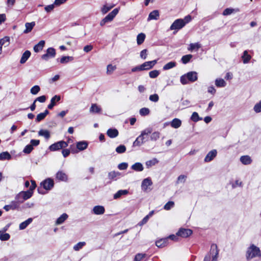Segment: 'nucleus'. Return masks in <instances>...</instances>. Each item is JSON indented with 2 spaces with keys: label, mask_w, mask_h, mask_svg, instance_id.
Returning <instances> with one entry per match:
<instances>
[{
  "label": "nucleus",
  "mask_w": 261,
  "mask_h": 261,
  "mask_svg": "<svg viewBox=\"0 0 261 261\" xmlns=\"http://www.w3.org/2000/svg\"><path fill=\"white\" fill-rule=\"evenodd\" d=\"M157 61L156 60L145 62L142 64V67L143 70H149L153 68V67L156 64Z\"/></svg>",
  "instance_id": "nucleus-13"
},
{
  "label": "nucleus",
  "mask_w": 261,
  "mask_h": 261,
  "mask_svg": "<svg viewBox=\"0 0 261 261\" xmlns=\"http://www.w3.org/2000/svg\"><path fill=\"white\" fill-rule=\"evenodd\" d=\"M48 113L49 111L47 110H45L43 113L38 114L36 118V121L39 122L43 120Z\"/></svg>",
  "instance_id": "nucleus-28"
},
{
  "label": "nucleus",
  "mask_w": 261,
  "mask_h": 261,
  "mask_svg": "<svg viewBox=\"0 0 261 261\" xmlns=\"http://www.w3.org/2000/svg\"><path fill=\"white\" fill-rule=\"evenodd\" d=\"M159 162V161L156 158H153L150 160L146 162L145 164L148 168L155 165Z\"/></svg>",
  "instance_id": "nucleus-41"
},
{
  "label": "nucleus",
  "mask_w": 261,
  "mask_h": 261,
  "mask_svg": "<svg viewBox=\"0 0 261 261\" xmlns=\"http://www.w3.org/2000/svg\"><path fill=\"white\" fill-rule=\"evenodd\" d=\"M61 99L59 95H55L52 97L50 100V103L48 105L47 108L49 109H52L56 105V102H58Z\"/></svg>",
  "instance_id": "nucleus-18"
},
{
  "label": "nucleus",
  "mask_w": 261,
  "mask_h": 261,
  "mask_svg": "<svg viewBox=\"0 0 261 261\" xmlns=\"http://www.w3.org/2000/svg\"><path fill=\"white\" fill-rule=\"evenodd\" d=\"M67 214L64 213L59 218L57 219L56 222L57 225H60L62 224L67 218Z\"/></svg>",
  "instance_id": "nucleus-34"
},
{
  "label": "nucleus",
  "mask_w": 261,
  "mask_h": 261,
  "mask_svg": "<svg viewBox=\"0 0 261 261\" xmlns=\"http://www.w3.org/2000/svg\"><path fill=\"white\" fill-rule=\"evenodd\" d=\"M33 221L32 218H29L19 224V228L20 230L25 229Z\"/></svg>",
  "instance_id": "nucleus-33"
},
{
  "label": "nucleus",
  "mask_w": 261,
  "mask_h": 261,
  "mask_svg": "<svg viewBox=\"0 0 261 261\" xmlns=\"http://www.w3.org/2000/svg\"><path fill=\"white\" fill-rule=\"evenodd\" d=\"M192 57H193L192 55H190V54L185 55L182 57L181 60L182 63L187 64L190 61V60L192 59Z\"/></svg>",
  "instance_id": "nucleus-46"
},
{
  "label": "nucleus",
  "mask_w": 261,
  "mask_h": 261,
  "mask_svg": "<svg viewBox=\"0 0 261 261\" xmlns=\"http://www.w3.org/2000/svg\"><path fill=\"white\" fill-rule=\"evenodd\" d=\"M152 132V128H147L144 130H143L141 135L138 136L136 140L133 143L134 146H140L142 145L145 141H143V138H142L143 136H148L149 134H151Z\"/></svg>",
  "instance_id": "nucleus-3"
},
{
  "label": "nucleus",
  "mask_w": 261,
  "mask_h": 261,
  "mask_svg": "<svg viewBox=\"0 0 261 261\" xmlns=\"http://www.w3.org/2000/svg\"><path fill=\"white\" fill-rule=\"evenodd\" d=\"M45 45V41L44 40H41L39 43L36 44L34 47V50L36 53H38L41 50Z\"/></svg>",
  "instance_id": "nucleus-24"
},
{
  "label": "nucleus",
  "mask_w": 261,
  "mask_h": 261,
  "mask_svg": "<svg viewBox=\"0 0 261 261\" xmlns=\"http://www.w3.org/2000/svg\"><path fill=\"white\" fill-rule=\"evenodd\" d=\"M35 25V22L34 21H33L30 23L27 22L25 24V29L23 31V33L25 34L30 33L32 30Z\"/></svg>",
  "instance_id": "nucleus-23"
},
{
  "label": "nucleus",
  "mask_w": 261,
  "mask_h": 261,
  "mask_svg": "<svg viewBox=\"0 0 261 261\" xmlns=\"http://www.w3.org/2000/svg\"><path fill=\"white\" fill-rule=\"evenodd\" d=\"M31 56V52L29 50H26L23 54L20 60L21 64H24L28 60Z\"/></svg>",
  "instance_id": "nucleus-30"
},
{
  "label": "nucleus",
  "mask_w": 261,
  "mask_h": 261,
  "mask_svg": "<svg viewBox=\"0 0 261 261\" xmlns=\"http://www.w3.org/2000/svg\"><path fill=\"white\" fill-rule=\"evenodd\" d=\"M176 65V63L174 61H171L166 64L163 67V69L164 70H167L170 69H172L175 67Z\"/></svg>",
  "instance_id": "nucleus-36"
},
{
  "label": "nucleus",
  "mask_w": 261,
  "mask_h": 261,
  "mask_svg": "<svg viewBox=\"0 0 261 261\" xmlns=\"http://www.w3.org/2000/svg\"><path fill=\"white\" fill-rule=\"evenodd\" d=\"M261 255L260 251L258 247L254 245H251L248 248L246 251V257L247 260L251 259Z\"/></svg>",
  "instance_id": "nucleus-2"
},
{
  "label": "nucleus",
  "mask_w": 261,
  "mask_h": 261,
  "mask_svg": "<svg viewBox=\"0 0 261 261\" xmlns=\"http://www.w3.org/2000/svg\"><path fill=\"white\" fill-rule=\"evenodd\" d=\"M241 162L245 165H249L252 162V159L249 155H243L240 158Z\"/></svg>",
  "instance_id": "nucleus-21"
},
{
  "label": "nucleus",
  "mask_w": 261,
  "mask_h": 261,
  "mask_svg": "<svg viewBox=\"0 0 261 261\" xmlns=\"http://www.w3.org/2000/svg\"><path fill=\"white\" fill-rule=\"evenodd\" d=\"M212 256V261H217L219 255V249L217 245L215 244H213L211 246L210 252L208 253Z\"/></svg>",
  "instance_id": "nucleus-7"
},
{
  "label": "nucleus",
  "mask_w": 261,
  "mask_h": 261,
  "mask_svg": "<svg viewBox=\"0 0 261 261\" xmlns=\"http://www.w3.org/2000/svg\"><path fill=\"white\" fill-rule=\"evenodd\" d=\"M132 169L135 171L141 172L144 170V167L143 165L139 162H137L133 164L131 166Z\"/></svg>",
  "instance_id": "nucleus-20"
},
{
  "label": "nucleus",
  "mask_w": 261,
  "mask_h": 261,
  "mask_svg": "<svg viewBox=\"0 0 261 261\" xmlns=\"http://www.w3.org/2000/svg\"><path fill=\"white\" fill-rule=\"evenodd\" d=\"M191 119L194 122H197L199 120H202V118L199 117L198 114L197 112H193L191 117Z\"/></svg>",
  "instance_id": "nucleus-48"
},
{
  "label": "nucleus",
  "mask_w": 261,
  "mask_h": 261,
  "mask_svg": "<svg viewBox=\"0 0 261 261\" xmlns=\"http://www.w3.org/2000/svg\"><path fill=\"white\" fill-rule=\"evenodd\" d=\"M187 178V176L184 175H179L177 180V184H179L180 182H184L186 180V179Z\"/></svg>",
  "instance_id": "nucleus-63"
},
{
  "label": "nucleus",
  "mask_w": 261,
  "mask_h": 261,
  "mask_svg": "<svg viewBox=\"0 0 261 261\" xmlns=\"http://www.w3.org/2000/svg\"><path fill=\"white\" fill-rule=\"evenodd\" d=\"M38 135L40 136L44 137L46 139L48 140L50 137V132L46 129H41L38 132Z\"/></svg>",
  "instance_id": "nucleus-29"
},
{
  "label": "nucleus",
  "mask_w": 261,
  "mask_h": 261,
  "mask_svg": "<svg viewBox=\"0 0 261 261\" xmlns=\"http://www.w3.org/2000/svg\"><path fill=\"white\" fill-rule=\"evenodd\" d=\"M160 13L157 10H155L151 12L148 17L147 21H150L151 20H158L159 19Z\"/></svg>",
  "instance_id": "nucleus-15"
},
{
  "label": "nucleus",
  "mask_w": 261,
  "mask_h": 261,
  "mask_svg": "<svg viewBox=\"0 0 261 261\" xmlns=\"http://www.w3.org/2000/svg\"><path fill=\"white\" fill-rule=\"evenodd\" d=\"M198 79L197 73L195 71H190L180 76V81L182 85H186L189 82H194Z\"/></svg>",
  "instance_id": "nucleus-1"
},
{
  "label": "nucleus",
  "mask_w": 261,
  "mask_h": 261,
  "mask_svg": "<svg viewBox=\"0 0 261 261\" xmlns=\"http://www.w3.org/2000/svg\"><path fill=\"white\" fill-rule=\"evenodd\" d=\"M33 192L31 191H21L16 195L15 200L18 201L19 203H22L25 200L31 198Z\"/></svg>",
  "instance_id": "nucleus-4"
},
{
  "label": "nucleus",
  "mask_w": 261,
  "mask_h": 261,
  "mask_svg": "<svg viewBox=\"0 0 261 261\" xmlns=\"http://www.w3.org/2000/svg\"><path fill=\"white\" fill-rule=\"evenodd\" d=\"M174 205V203L173 201L168 202L164 206V208L166 210H169Z\"/></svg>",
  "instance_id": "nucleus-59"
},
{
  "label": "nucleus",
  "mask_w": 261,
  "mask_h": 261,
  "mask_svg": "<svg viewBox=\"0 0 261 261\" xmlns=\"http://www.w3.org/2000/svg\"><path fill=\"white\" fill-rule=\"evenodd\" d=\"M68 146V144L67 142L64 141H60L55 143L51 145L49 148L50 150L52 151H55L56 150H58L63 148H65Z\"/></svg>",
  "instance_id": "nucleus-6"
},
{
  "label": "nucleus",
  "mask_w": 261,
  "mask_h": 261,
  "mask_svg": "<svg viewBox=\"0 0 261 261\" xmlns=\"http://www.w3.org/2000/svg\"><path fill=\"white\" fill-rule=\"evenodd\" d=\"M11 154L7 151L3 152L0 153V161L10 160L11 159Z\"/></svg>",
  "instance_id": "nucleus-32"
},
{
  "label": "nucleus",
  "mask_w": 261,
  "mask_h": 261,
  "mask_svg": "<svg viewBox=\"0 0 261 261\" xmlns=\"http://www.w3.org/2000/svg\"><path fill=\"white\" fill-rule=\"evenodd\" d=\"M55 7H56V5H55V3H54V4L51 5L45 6L44 8V10L46 12L49 13L52 11L54 9Z\"/></svg>",
  "instance_id": "nucleus-56"
},
{
  "label": "nucleus",
  "mask_w": 261,
  "mask_h": 261,
  "mask_svg": "<svg viewBox=\"0 0 261 261\" xmlns=\"http://www.w3.org/2000/svg\"><path fill=\"white\" fill-rule=\"evenodd\" d=\"M192 231L190 229L180 228L176 233V236L187 238L191 235Z\"/></svg>",
  "instance_id": "nucleus-11"
},
{
  "label": "nucleus",
  "mask_w": 261,
  "mask_h": 261,
  "mask_svg": "<svg viewBox=\"0 0 261 261\" xmlns=\"http://www.w3.org/2000/svg\"><path fill=\"white\" fill-rule=\"evenodd\" d=\"M128 193L127 190H120L117 191L113 196L114 199H117L119 198L122 195H126Z\"/></svg>",
  "instance_id": "nucleus-26"
},
{
  "label": "nucleus",
  "mask_w": 261,
  "mask_h": 261,
  "mask_svg": "<svg viewBox=\"0 0 261 261\" xmlns=\"http://www.w3.org/2000/svg\"><path fill=\"white\" fill-rule=\"evenodd\" d=\"M86 244L85 242H81L75 245L73 247V249L75 251H78L81 249Z\"/></svg>",
  "instance_id": "nucleus-52"
},
{
  "label": "nucleus",
  "mask_w": 261,
  "mask_h": 261,
  "mask_svg": "<svg viewBox=\"0 0 261 261\" xmlns=\"http://www.w3.org/2000/svg\"><path fill=\"white\" fill-rule=\"evenodd\" d=\"M145 37H146V36H145V34H144L143 33L139 34L137 37V44L138 45H141V44H142L143 42L144 41Z\"/></svg>",
  "instance_id": "nucleus-38"
},
{
  "label": "nucleus",
  "mask_w": 261,
  "mask_h": 261,
  "mask_svg": "<svg viewBox=\"0 0 261 261\" xmlns=\"http://www.w3.org/2000/svg\"><path fill=\"white\" fill-rule=\"evenodd\" d=\"M101 111V108L96 103H92L90 108V112L92 113H99Z\"/></svg>",
  "instance_id": "nucleus-22"
},
{
  "label": "nucleus",
  "mask_w": 261,
  "mask_h": 261,
  "mask_svg": "<svg viewBox=\"0 0 261 261\" xmlns=\"http://www.w3.org/2000/svg\"><path fill=\"white\" fill-rule=\"evenodd\" d=\"M56 54V50L53 47H50L47 49L46 53L41 56V58L43 60L47 61L50 58H54Z\"/></svg>",
  "instance_id": "nucleus-9"
},
{
  "label": "nucleus",
  "mask_w": 261,
  "mask_h": 261,
  "mask_svg": "<svg viewBox=\"0 0 261 261\" xmlns=\"http://www.w3.org/2000/svg\"><path fill=\"white\" fill-rule=\"evenodd\" d=\"M242 58L243 61V63L247 64L250 60L251 56L248 54L247 50H245L243 53V55L242 56Z\"/></svg>",
  "instance_id": "nucleus-35"
},
{
  "label": "nucleus",
  "mask_w": 261,
  "mask_h": 261,
  "mask_svg": "<svg viewBox=\"0 0 261 261\" xmlns=\"http://www.w3.org/2000/svg\"><path fill=\"white\" fill-rule=\"evenodd\" d=\"M185 25V21L182 19H177L175 20L170 26L171 30H179Z\"/></svg>",
  "instance_id": "nucleus-8"
},
{
  "label": "nucleus",
  "mask_w": 261,
  "mask_h": 261,
  "mask_svg": "<svg viewBox=\"0 0 261 261\" xmlns=\"http://www.w3.org/2000/svg\"><path fill=\"white\" fill-rule=\"evenodd\" d=\"M201 47V45L198 43H191L189 45V47H188V49L190 51H193L194 50H198Z\"/></svg>",
  "instance_id": "nucleus-43"
},
{
  "label": "nucleus",
  "mask_w": 261,
  "mask_h": 261,
  "mask_svg": "<svg viewBox=\"0 0 261 261\" xmlns=\"http://www.w3.org/2000/svg\"><path fill=\"white\" fill-rule=\"evenodd\" d=\"M217 154V151L216 149H213L208 152L204 158V162L206 163L212 161Z\"/></svg>",
  "instance_id": "nucleus-12"
},
{
  "label": "nucleus",
  "mask_w": 261,
  "mask_h": 261,
  "mask_svg": "<svg viewBox=\"0 0 261 261\" xmlns=\"http://www.w3.org/2000/svg\"><path fill=\"white\" fill-rule=\"evenodd\" d=\"M239 11V9H233L231 8L225 9L223 12L222 14L224 16H227L233 13H236Z\"/></svg>",
  "instance_id": "nucleus-31"
},
{
  "label": "nucleus",
  "mask_w": 261,
  "mask_h": 261,
  "mask_svg": "<svg viewBox=\"0 0 261 261\" xmlns=\"http://www.w3.org/2000/svg\"><path fill=\"white\" fill-rule=\"evenodd\" d=\"M160 74V71L158 70H154L151 71L149 73V75L150 78L154 79L158 76Z\"/></svg>",
  "instance_id": "nucleus-49"
},
{
  "label": "nucleus",
  "mask_w": 261,
  "mask_h": 261,
  "mask_svg": "<svg viewBox=\"0 0 261 261\" xmlns=\"http://www.w3.org/2000/svg\"><path fill=\"white\" fill-rule=\"evenodd\" d=\"M167 239H161L155 242L156 246L158 247H163L166 245Z\"/></svg>",
  "instance_id": "nucleus-44"
},
{
  "label": "nucleus",
  "mask_w": 261,
  "mask_h": 261,
  "mask_svg": "<svg viewBox=\"0 0 261 261\" xmlns=\"http://www.w3.org/2000/svg\"><path fill=\"white\" fill-rule=\"evenodd\" d=\"M105 212V207L101 205L95 206L92 210V212L95 215H102Z\"/></svg>",
  "instance_id": "nucleus-17"
},
{
  "label": "nucleus",
  "mask_w": 261,
  "mask_h": 261,
  "mask_svg": "<svg viewBox=\"0 0 261 261\" xmlns=\"http://www.w3.org/2000/svg\"><path fill=\"white\" fill-rule=\"evenodd\" d=\"M19 204L20 203L16 200L11 201V202L10 203L12 210H15L18 208L19 206Z\"/></svg>",
  "instance_id": "nucleus-58"
},
{
  "label": "nucleus",
  "mask_w": 261,
  "mask_h": 261,
  "mask_svg": "<svg viewBox=\"0 0 261 261\" xmlns=\"http://www.w3.org/2000/svg\"><path fill=\"white\" fill-rule=\"evenodd\" d=\"M149 112L150 111L148 108H143L140 110L139 113L141 116H146L149 114Z\"/></svg>",
  "instance_id": "nucleus-55"
},
{
  "label": "nucleus",
  "mask_w": 261,
  "mask_h": 261,
  "mask_svg": "<svg viewBox=\"0 0 261 261\" xmlns=\"http://www.w3.org/2000/svg\"><path fill=\"white\" fill-rule=\"evenodd\" d=\"M10 44V38L6 36L3 38L0 39V47L3 48V46L7 47Z\"/></svg>",
  "instance_id": "nucleus-27"
},
{
  "label": "nucleus",
  "mask_w": 261,
  "mask_h": 261,
  "mask_svg": "<svg viewBox=\"0 0 261 261\" xmlns=\"http://www.w3.org/2000/svg\"><path fill=\"white\" fill-rule=\"evenodd\" d=\"M120 173L119 172L111 171L109 173L108 177L110 179H116L117 177L120 176Z\"/></svg>",
  "instance_id": "nucleus-42"
},
{
  "label": "nucleus",
  "mask_w": 261,
  "mask_h": 261,
  "mask_svg": "<svg viewBox=\"0 0 261 261\" xmlns=\"http://www.w3.org/2000/svg\"><path fill=\"white\" fill-rule=\"evenodd\" d=\"M40 87L38 85H35L31 89L30 92L32 94L36 95L40 91Z\"/></svg>",
  "instance_id": "nucleus-50"
},
{
  "label": "nucleus",
  "mask_w": 261,
  "mask_h": 261,
  "mask_svg": "<svg viewBox=\"0 0 261 261\" xmlns=\"http://www.w3.org/2000/svg\"><path fill=\"white\" fill-rule=\"evenodd\" d=\"M10 234L7 233H2L0 235V240L1 241H7L10 239Z\"/></svg>",
  "instance_id": "nucleus-60"
},
{
  "label": "nucleus",
  "mask_w": 261,
  "mask_h": 261,
  "mask_svg": "<svg viewBox=\"0 0 261 261\" xmlns=\"http://www.w3.org/2000/svg\"><path fill=\"white\" fill-rule=\"evenodd\" d=\"M160 133L158 132H155L151 135L150 139L152 141H156L160 138Z\"/></svg>",
  "instance_id": "nucleus-53"
},
{
  "label": "nucleus",
  "mask_w": 261,
  "mask_h": 261,
  "mask_svg": "<svg viewBox=\"0 0 261 261\" xmlns=\"http://www.w3.org/2000/svg\"><path fill=\"white\" fill-rule=\"evenodd\" d=\"M119 12V9L116 8L114 9L111 12L107 15L100 22V25L103 26L106 23L110 22L113 20L114 18L117 15Z\"/></svg>",
  "instance_id": "nucleus-5"
},
{
  "label": "nucleus",
  "mask_w": 261,
  "mask_h": 261,
  "mask_svg": "<svg viewBox=\"0 0 261 261\" xmlns=\"http://www.w3.org/2000/svg\"><path fill=\"white\" fill-rule=\"evenodd\" d=\"M116 69V66L112 65V64H109L107 66V73L108 74H111Z\"/></svg>",
  "instance_id": "nucleus-47"
},
{
  "label": "nucleus",
  "mask_w": 261,
  "mask_h": 261,
  "mask_svg": "<svg viewBox=\"0 0 261 261\" xmlns=\"http://www.w3.org/2000/svg\"><path fill=\"white\" fill-rule=\"evenodd\" d=\"M56 178L60 181H67L68 180V176L66 174L62 171H59L56 173Z\"/></svg>",
  "instance_id": "nucleus-16"
},
{
  "label": "nucleus",
  "mask_w": 261,
  "mask_h": 261,
  "mask_svg": "<svg viewBox=\"0 0 261 261\" xmlns=\"http://www.w3.org/2000/svg\"><path fill=\"white\" fill-rule=\"evenodd\" d=\"M114 7V5H110L108 4H106L103 5V7L101 8V12L103 14H105Z\"/></svg>",
  "instance_id": "nucleus-40"
},
{
  "label": "nucleus",
  "mask_w": 261,
  "mask_h": 261,
  "mask_svg": "<svg viewBox=\"0 0 261 261\" xmlns=\"http://www.w3.org/2000/svg\"><path fill=\"white\" fill-rule=\"evenodd\" d=\"M88 144L86 141L79 142L76 144V147L80 150H83L87 148Z\"/></svg>",
  "instance_id": "nucleus-37"
},
{
  "label": "nucleus",
  "mask_w": 261,
  "mask_h": 261,
  "mask_svg": "<svg viewBox=\"0 0 261 261\" xmlns=\"http://www.w3.org/2000/svg\"><path fill=\"white\" fill-rule=\"evenodd\" d=\"M54 185V180L50 178L45 179L41 183V186H43V188L46 190H51L53 188Z\"/></svg>",
  "instance_id": "nucleus-10"
},
{
  "label": "nucleus",
  "mask_w": 261,
  "mask_h": 261,
  "mask_svg": "<svg viewBox=\"0 0 261 261\" xmlns=\"http://www.w3.org/2000/svg\"><path fill=\"white\" fill-rule=\"evenodd\" d=\"M215 85L218 87H224L226 85V83L222 79H217L215 81Z\"/></svg>",
  "instance_id": "nucleus-39"
},
{
  "label": "nucleus",
  "mask_w": 261,
  "mask_h": 261,
  "mask_svg": "<svg viewBox=\"0 0 261 261\" xmlns=\"http://www.w3.org/2000/svg\"><path fill=\"white\" fill-rule=\"evenodd\" d=\"M33 149V147H32V145L29 144V145H27L24 147V148L23 150V152L25 153L29 154L32 151Z\"/></svg>",
  "instance_id": "nucleus-57"
},
{
  "label": "nucleus",
  "mask_w": 261,
  "mask_h": 261,
  "mask_svg": "<svg viewBox=\"0 0 261 261\" xmlns=\"http://www.w3.org/2000/svg\"><path fill=\"white\" fill-rule=\"evenodd\" d=\"M73 60V58L70 56H63L60 59V62L62 64H65Z\"/></svg>",
  "instance_id": "nucleus-45"
},
{
  "label": "nucleus",
  "mask_w": 261,
  "mask_h": 261,
  "mask_svg": "<svg viewBox=\"0 0 261 261\" xmlns=\"http://www.w3.org/2000/svg\"><path fill=\"white\" fill-rule=\"evenodd\" d=\"M147 50L146 49H144L142 50L140 53V58L142 59H146L147 56Z\"/></svg>",
  "instance_id": "nucleus-64"
},
{
  "label": "nucleus",
  "mask_w": 261,
  "mask_h": 261,
  "mask_svg": "<svg viewBox=\"0 0 261 261\" xmlns=\"http://www.w3.org/2000/svg\"><path fill=\"white\" fill-rule=\"evenodd\" d=\"M253 110L256 113H259L261 112V101L255 105Z\"/></svg>",
  "instance_id": "nucleus-61"
},
{
  "label": "nucleus",
  "mask_w": 261,
  "mask_h": 261,
  "mask_svg": "<svg viewBox=\"0 0 261 261\" xmlns=\"http://www.w3.org/2000/svg\"><path fill=\"white\" fill-rule=\"evenodd\" d=\"M149 99L151 101L156 102L159 100V96L157 94H152L149 96Z\"/></svg>",
  "instance_id": "nucleus-54"
},
{
  "label": "nucleus",
  "mask_w": 261,
  "mask_h": 261,
  "mask_svg": "<svg viewBox=\"0 0 261 261\" xmlns=\"http://www.w3.org/2000/svg\"><path fill=\"white\" fill-rule=\"evenodd\" d=\"M145 254L143 253H138L137 254L135 257V261H140L145 256Z\"/></svg>",
  "instance_id": "nucleus-62"
},
{
  "label": "nucleus",
  "mask_w": 261,
  "mask_h": 261,
  "mask_svg": "<svg viewBox=\"0 0 261 261\" xmlns=\"http://www.w3.org/2000/svg\"><path fill=\"white\" fill-rule=\"evenodd\" d=\"M107 135L111 138H114L118 136V131L115 128H110L107 130Z\"/></svg>",
  "instance_id": "nucleus-19"
},
{
  "label": "nucleus",
  "mask_w": 261,
  "mask_h": 261,
  "mask_svg": "<svg viewBox=\"0 0 261 261\" xmlns=\"http://www.w3.org/2000/svg\"><path fill=\"white\" fill-rule=\"evenodd\" d=\"M126 151V147L124 145H120L116 148V151L118 153H122Z\"/></svg>",
  "instance_id": "nucleus-51"
},
{
  "label": "nucleus",
  "mask_w": 261,
  "mask_h": 261,
  "mask_svg": "<svg viewBox=\"0 0 261 261\" xmlns=\"http://www.w3.org/2000/svg\"><path fill=\"white\" fill-rule=\"evenodd\" d=\"M152 184V182L151 179L149 177L146 178L142 181L141 184V188L142 190L146 191L147 190L148 187L151 186Z\"/></svg>",
  "instance_id": "nucleus-14"
},
{
  "label": "nucleus",
  "mask_w": 261,
  "mask_h": 261,
  "mask_svg": "<svg viewBox=\"0 0 261 261\" xmlns=\"http://www.w3.org/2000/svg\"><path fill=\"white\" fill-rule=\"evenodd\" d=\"M170 125L173 128H178L181 125V121L178 118H174L170 122Z\"/></svg>",
  "instance_id": "nucleus-25"
}]
</instances>
